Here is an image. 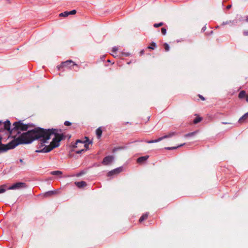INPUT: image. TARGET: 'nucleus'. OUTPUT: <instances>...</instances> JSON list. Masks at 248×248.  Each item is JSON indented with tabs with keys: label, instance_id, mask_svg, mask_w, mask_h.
I'll return each instance as SVG.
<instances>
[{
	"label": "nucleus",
	"instance_id": "14",
	"mask_svg": "<svg viewBox=\"0 0 248 248\" xmlns=\"http://www.w3.org/2000/svg\"><path fill=\"white\" fill-rule=\"evenodd\" d=\"M11 123L9 120H7L4 124V129L11 132L10 130Z\"/></svg>",
	"mask_w": 248,
	"mask_h": 248
},
{
	"label": "nucleus",
	"instance_id": "20",
	"mask_svg": "<svg viewBox=\"0 0 248 248\" xmlns=\"http://www.w3.org/2000/svg\"><path fill=\"white\" fill-rule=\"evenodd\" d=\"M162 140V138H159L158 139H157V140H147V141H146V142L148 143H155V142H159L161 140Z\"/></svg>",
	"mask_w": 248,
	"mask_h": 248
},
{
	"label": "nucleus",
	"instance_id": "30",
	"mask_svg": "<svg viewBox=\"0 0 248 248\" xmlns=\"http://www.w3.org/2000/svg\"><path fill=\"white\" fill-rule=\"evenodd\" d=\"M77 13V11L76 10H72L70 12H68V14H69V15H75Z\"/></svg>",
	"mask_w": 248,
	"mask_h": 248
},
{
	"label": "nucleus",
	"instance_id": "45",
	"mask_svg": "<svg viewBox=\"0 0 248 248\" xmlns=\"http://www.w3.org/2000/svg\"><path fill=\"white\" fill-rule=\"evenodd\" d=\"M107 61H108V62H110L109 60H108Z\"/></svg>",
	"mask_w": 248,
	"mask_h": 248
},
{
	"label": "nucleus",
	"instance_id": "18",
	"mask_svg": "<svg viewBox=\"0 0 248 248\" xmlns=\"http://www.w3.org/2000/svg\"><path fill=\"white\" fill-rule=\"evenodd\" d=\"M195 115L197 116V117H196V118L193 120V123L194 124H197L199 123H200V122H201L202 120V118L200 116H199L198 115H197V114H195Z\"/></svg>",
	"mask_w": 248,
	"mask_h": 248
},
{
	"label": "nucleus",
	"instance_id": "4",
	"mask_svg": "<svg viewBox=\"0 0 248 248\" xmlns=\"http://www.w3.org/2000/svg\"><path fill=\"white\" fill-rule=\"evenodd\" d=\"M13 125L14 127L12 130L15 131H26L29 127H31L30 124H24L21 121L15 122Z\"/></svg>",
	"mask_w": 248,
	"mask_h": 248
},
{
	"label": "nucleus",
	"instance_id": "42",
	"mask_svg": "<svg viewBox=\"0 0 248 248\" xmlns=\"http://www.w3.org/2000/svg\"><path fill=\"white\" fill-rule=\"evenodd\" d=\"M246 21L247 22H248V16L246 17Z\"/></svg>",
	"mask_w": 248,
	"mask_h": 248
},
{
	"label": "nucleus",
	"instance_id": "13",
	"mask_svg": "<svg viewBox=\"0 0 248 248\" xmlns=\"http://www.w3.org/2000/svg\"><path fill=\"white\" fill-rule=\"evenodd\" d=\"M149 215V213L148 212H147L143 214L142 216L139 219V222L141 223L144 220H146L148 218Z\"/></svg>",
	"mask_w": 248,
	"mask_h": 248
},
{
	"label": "nucleus",
	"instance_id": "24",
	"mask_svg": "<svg viewBox=\"0 0 248 248\" xmlns=\"http://www.w3.org/2000/svg\"><path fill=\"white\" fill-rule=\"evenodd\" d=\"M163 46H164V49L166 51H168L169 50L170 46H169V45L167 43H164L163 45Z\"/></svg>",
	"mask_w": 248,
	"mask_h": 248
},
{
	"label": "nucleus",
	"instance_id": "16",
	"mask_svg": "<svg viewBox=\"0 0 248 248\" xmlns=\"http://www.w3.org/2000/svg\"><path fill=\"white\" fill-rule=\"evenodd\" d=\"M248 118V112L245 114L243 116H242L239 120V122L240 123H242L244 121Z\"/></svg>",
	"mask_w": 248,
	"mask_h": 248
},
{
	"label": "nucleus",
	"instance_id": "2",
	"mask_svg": "<svg viewBox=\"0 0 248 248\" xmlns=\"http://www.w3.org/2000/svg\"><path fill=\"white\" fill-rule=\"evenodd\" d=\"M44 130L46 133H50V137L52 135H54L55 137L49 145L47 146H45L41 150H36L35 151L36 153H46L50 152L55 148L60 146V142L64 138V135L62 134L59 133V132H61V129L52 128L48 129H44Z\"/></svg>",
	"mask_w": 248,
	"mask_h": 248
},
{
	"label": "nucleus",
	"instance_id": "11",
	"mask_svg": "<svg viewBox=\"0 0 248 248\" xmlns=\"http://www.w3.org/2000/svg\"><path fill=\"white\" fill-rule=\"evenodd\" d=\"M75 184L79 188H82L87 186V184L85 181L75 182Z\"/></svg>",
	"mask_w": 248,
	"mask_h": 248
},
{
	"label": "nucleus",
	"instance_id": "34",
	"mask_svg": "<svg viewBox=\"0 0 248 248\" xmlns=\"http://www.w3.org/2000/svg\"><path fill=\"white\" fill-rule=\"evenodd\" d=\"M243 34L245 36H248V31L246 30L243 31Z\"/></svg>",
	"mask_w": 248,
	"mask_h": 248
},
{
	"label": "nucleus",
	"instance_id": "32",
	"mask_svg": "<svg viewBox=\"0 0 248 248\" xmlns=\"http://www.w3.org/2000/svg\"><path fill=\"white\" fill-rule=\"evenodd\" d=\"M85 149H81L80 150L76 151V153L78 154H81V153H82L83 152H85Z\"/></svg>",
	"mask_w": 248,
	"mask_h": 248
},
{
	"label": "nucleus",
	"instance_id": "41",
	"mask_svg": "<svg viewBox=\"0 0 248 248\" xmlns=\"http://www.w3.org/2000/svg\"><path fill=\"white\" fill-rule=\"evenodd\" d=\"M223 124H229V123H227V122H222V123Z\"/></svg>",
	"mask_w": 248,
	"mask_h": 248
},
{
	"label": "nucleus",
	"instance_id": "29",
	"mask_svg": "<svg viewBox=\"0 0 248 248\" xmlns=\"http://www.w3.org/2000/svg\"><path fill=\"white\" fill-rule=\"evenodd\" d=\"M161 33H162V34L165 35L166 34L167 31L165 28H161Z\"/></svg>",
	"mask_w": 248,
	"mask_h": 248
},
{
	"label": "nucleus",
	"instance_id": "39",
	"mask_svg": "<svg viewBox=\"0 0 248 248\" xmlns=\"http://www.w3.org/2000/svg\"><path fill=\"white\" fill-rule=\"evenodd\" d=\"M231 7H232L231 5H227L226 8H227V9H230Z\"/></svg>",
	"mask_w": 248,
	"mask_h": 248
},
{
	"label": "nucleus",
	"instance_id": "10",
	"mask_svg": "<svg viewBox=\"0 0 248 248\" xmlns=\"http://www.w3.org/2000/svg\"><path fill=\"white\" fill-rule=\"evenodd\" d=\"M121 170H122V169L121 168H118L115 169L108 172V176H111L112 175L115 174H118V173H120L121 171Z\"/></svg>",
	"mask_w": 248,
	"mask_h": 248
},
{
	"label": "nucleus",
	"instance_id": "8",
	"mask_svg": "<svg viewBox=\"0 0 248 248\" xmlns=\"http://www.w3.org/2000/svg\"><path fill=\"white\" fill-rule=\"evenodd\" d=\"M113 159L114 157L112 155L107 156L103 159L102 163L104 165H108L112 162Z\"/></svg>",
	"mask_w": 248,
	"mask_h": 248
},
{
	"label": "nucleus",
	"instance_id": "6",
	"mask_svg": "<svg viewBox=\"0 0 248 248\" xmlns=\"http://www.w3.org/2000/svg\"><path fill=\"white\" fill-rule=\"evenodd\" d=\"M26 187V185L24 183L18 182L14 184L12 186H10L8 189H16L20 188H25Z\"/></svg>",
	"mask_w": 248,
	"mask_h": 248
},
{
	"label": "nucleus",
	"instance_id": "27",
	"mask_svg": "<svg viewBox=\"0 0 248 248\" xmlns=\"http://www.w3.org/2000/svg\"><path fill=\"white\" fill-rule=\"evenodd\" d=\"M163 25V22H160L159 23H155L154 25V27L155 28H158L159 27L162 26Z\"/></svg>",
	"mask_w": 248,
	"mask_h": 248
},
{
	"label": "nucleus",
	"instance_id": "22",
	"mask_svg": "<svg viewBox=\"0 0 248 248\" xmlns=\"http://www.w3.org/2000/svg\"><path fill=\"white\" fill-rule=\"evenodd\" d=\"M156 47V45L155 42H152L150 46L148 47V48L154 49Z\"/></svg>",
	"mask_w": 248,
	"mask_h": 248
},
{
	"label": "nucleus",
	"instance_id": "44",
	"mask_svg": "<svg viewBox=\"0 0 248 248\" xmlns=\"http://www.w3.org/2000/svg\"><path fill=\"white\" fill-rule=\"evenodd\" d=\"M228 23V22H226V23H223V24H226Z\"/></svg>",
	"mask_w": 248,
	"mask_h": 248
},
{
	"label": "nucleus",
	"instance_id": "21",
	"mask_svg": "<svg viewBox=\"0 0 248 248\" xmlns=\"http://www.w3.org/2000/svg\"><path fill=\"white\" fill-rule=\"evenodd\" d=\"M51 174L53 175H60L62 174V172L60 170L53 171L51 172Z\"/></svg>",
	"mask_w": 248,
	"mask_h": 248
},
{
	"label": "nucleus",
	"instance_id": "46",
	"mask_svg": "<svg viewBox=\"0 0 248 248\" xmlns=\"http://www.w3.org/2000/svg\"><path fill=\"white\" fill-rule=\"evenodd\" d=\"M1 124V122H0V124Z\"/></svg>",
	"mask_w": 248,
	"mask_h": 248
},
{
	"label": "nucleus",
	"instance_id": "38",
	"mask_svg": "<svg viewBox=\"0 0 248 248\" xmlns=\"http://www.w3.org/2000/svg\"><path fill=\"white\" fill-rule=\"evenodd\" d=\"M206 26H204V27L202 28V31H204L206 30Z\"/></svg>",
	"mask_w": 248,
	"mask_h": 248
},
{
	"label": "nucleus",
	"instance_id": "9",
	"mask_svg": "<svg viewBox=\"0 0 248 248\" xmlns=\"http://www.w3.org/2000/svg\"><path fill=\"white\" fill-rule=\"evenodd\" d=\"M58 193H59V191L58 190H54V191H49L45 193L44 197H50L53 195H56Z\"/></svg>",
	"mask_w": 248,
	"mask_h": 248
},
{
	"label": "nucleus",
	"instance_id": "26",
	"mask_svg": "<svg viewBox=\"0 0 248 248\" xmlns=\"http://www.w3.org/2000/svg\"><path fill=\"white\" fill-rule=\"evenodd\" d=\"M5 187V185H2L0 187V193H3L5 191V189L4 187Z\"/></svg>",
	"mask_w": 248,
	"mask_h": 248
},
{
	"label": "nucleus",
	"instance_id": "31",
	"mask_svg": "<svg viewBox=\"0 0 248 248\" xmlns=\"http://www.w3.org/2000/svg\"><path fill=\"white\" fill-rule=\"evenodd\" d=\"M64 124L66 126H70L71 125V123H70L69 121H65V122L64 123Z\"/></svg>",
	"mask_w": 248,
	"mask_h": 248
},
{
	"label": "nucleus",
	"instance_id": "35",
	"mask_svg": "<svg viewBox=\"0 0 248 248\" xmlns=\"http://www.w3.org/2000/svg\"><path fill=\"white\" fill-rule=\"evenodd\" d=\"M198 96L200 98H201L202 100L203 101H204L205 100V98L202 96V95L201 94H199L198 95Z\"/></svg>",
	"mask_w": 248,
	"mask_h": 248
},
{
	"label": "nucleus",
	"instance_id": "23",
	"mask_svg": "<svg viewBox=\"0 0 248 248\" xmlns=\"http://www.w3.org/2000/svg\"><path fill=\"white\" fill-rule=\"evenodd\" d=\"M69 16L68 12L65 11L60 14L59 16L61 17H66Z\"/></svg>",
	"mask_w": 248,
	"mask_h": 248
},
{
	"label": "nucleus",
	"instance_id": "36",
	"mask_svg": "<svg viewBox=\"0 0 248 248\" xmlns=\"http://www.w3.org/2000/svg\"><path fill=\"white\" fill-rule=\"evenodd\" d=\"M123 149V148H122V147L115 148L114 149H113L112 152H116L118 149Z\"/></svg>",
	"mask_w": 248,
	"mask_h": 248
},
{
	"label": "nucleus",
	"instance_id": "3",
	"mask_svg": "<svg viewBox=\"0 0 248 248\" xmlns=\"http://www.w3.org/2000/svg\"><path fill=\"white\" fill-rule=\"evenodd\" d=\"M18 137L14 139L11 142L7 144L0 143V152H5L8 150L14 149L16 146L19 145V141L18 140Z\"/></svg>",
	"mask_w": 248,
	"mask_h": 248
},
{
	"label": "nucleus",
	"instance_id": "37",
	"mask_svg": "<svg viewBox=\"0 0 248 248\" xmlns=\"http://www.w3.org/2000/svg\"><path fill=\"white\" fill-rule=\"evenodd\" d=\"M19 161L20 163H21L23 164H25V163L24 162L23 160L22 159H20L19 160Z\"/></svg>",
	"mask_w": 248,
	"mask_h": 248
},
{
	"label": "nucleus",
	"instance_id": "12",
	"mask_svg": "<svg viewBox=\"0 0 248 248\" xmlns=\"http://www.w3.org/2000/svg\"><path fill=\"white\" fill-rule=\"evenodd\" d=\"M148 158V155L140 157L137 159V162L138 163H143L145 162Z\"/></svg>",
	"mask_w": 248,
	"mask_h": 248
},
{
	"label": "nucleus",
	"instance_id": "5",
	"mask_svg": "<svg viewBox=\"0 0 248 248\" xmlns=\"http://www.w3.org/2000/svg\"><path fill=\"white\" fill-rule=\"evenodd\" d=\"M85 139H86V140L85 141V144H84V146L85 148L84 149L85 151H86L88 149L89 144L92 143L91 141H89V139L88 137H85ZM84 143V142L82 141L81 140H78L76 141L75 143V145L74 146V147H77V145L78 143H81L83 144Z\"/></svg>",
	"mask_w": 248,
	"mask_h": 248
},
{
	"label": "nucleus",
	"instance_id": "1",
	"mask_svg": "<svg viewBox=\"0 0 248 248\" xmlns=\"http://www.w3.org/2000/svg\"><path fill=\"white\" fill-rule=\"evenodd\" d=\"M19 144H26L31 143L36 140H39V143L37 146V150H41L45 146V144L48 143V140L50 139V133L45 131L44 128L40 127L35 128L31 130L23 133L18 137Z\"/></svg>",
	"mask_w": 248,
	"mask_h": 248
},
{
	"label": "nucleus",
	"instance_id": "33",
	"mask_svg": "<svg viewBox=\"0 0 248 248\" xmlns=\"http://www.w3.org/2000/svg\"><path fill=\"white\" fill-rule=\"evenodd\" d=\"M117 50H118L117 47H116V46H115V47H113L112 48V52H113V53H115V52L117 51Z\"/></svg>",
	"mask_w": 248,
	"mask_h": 248
},
{
	"label": "nucleus",
	"instance_id": "28",
	"mask_svg": "<svg viewBox=\"0 0 248 248\" xmlns=\"http://www.w3.org/2000/svg\"><path fill=\"white\" fill-rule=\"evenodd\" d=\"M195 132H191V133H188L187 134H186L185 135V137H191V136H193L195 135Z\"/></svg>",
	"mask_w": 248,
	"mask_h": 248
},
{
	"label": "nucleus",
	"instance_id": "15",
	"mask_svg": "<svg viewBox=\"0 0 248 248\" xmlns=\"http://www.w3.org/2000/svg\"><path fill=\"white\" fill-rule=\"evenodd\" d=\"M176 134V133L175 132H171L169 133L168 134L162 137H160V138H162V140L166 138H171L172 136L175 135Z\"/></svg>",
	"mask_w": 248,
	"mask_h": 248
},
{
	"label": "nucleus",
	"instance_id": "17",
	"mask_svg": "<svg viewBox=\"0 0 248 248\" xmlns=\"http://www.w3.org/2000/svg\"><path fill=\"white\" fill-rule=\"evenodd\" d=\"M247 95H246V93L245 91H241L239 93V95H238V97L240 98V99H242V98H244V97H246V96Z\"/></svg>",
	"mask_w": 248,
	"mask_h": 248
},
{
	"label": "nucleus",
	"instance_id": "19",
	"mask_svg": "<svg viewBox=\"0 0 248 248\" xmlns=\"http://www.w3.org/2000/svg\"><path fill=\"white\" fill-rule=\"evenodd\" d=\"M102 133V131L100 127L98 128L96 130V134L97 135L98 139H99L101 137Z\"/></svg>",
	"mask_w": 248,
	"mask_h": 248
},
{
	"label": "nucleus",
	"instance_id": "25",
	"mask_svg": "<svg viewBox=\"0 0 248 248\" xmlns=\"http://www.w3.org/2000/svg\"><path fill=\"white\" fill-rule=\"evenodd\" d=\"M184 144H185V143L181 144L179 146H178L177 147H167V148H166V149H167V150H173V149H175L177 148L178 147L182 146Z\"/></svg>",
	"mask_w": 248,
	"mask_h": 248
},
{
	"label": "nucleus",
	"instance_id": "40",
	"mask_svg": "<svg viewBox=\"0 0 248 248\" xmlns=\"http://www.w3.org/2000/svg\"><path fill=\"white\" fill-rule=\"evenodd\" d=\"M246 101L247 102H248V95L246 96Z\"/></svg>",
	"mask_w": 248,
	"mask_h": 248
},
{
	"label": "nucleus",
	"instance_id": "43",
	"mask_svg": "<svg viewBox=\"0 0 248 248\" xmlns=\"http://www.w3.org/2000/svg\"><path fill=\"white\" fill-rule=\"evenodd\" d=\"M143 53H144V50H141V51H140V53H141V54H143Z\"/></svg>",
	"mask_w": 248,
	"mask_h": 248
},
{
	"label": "nucleus",
	"instance_id": "7",
	"mask_svg": "<svg viewBox=\"0 0 248 248\" xmlns=\"http://www.w3.org/2000/svg\"><path fill=\"white\" fill-rule=\"evenodd\" d=\"M76 65L78 66L77 64L75 63L72 60H67L62 63L61 66L62 67H67L72 69V66Z\"/></svg>",
	"mask_w": 248,
	"mask_h": 248
}]
</instances>
